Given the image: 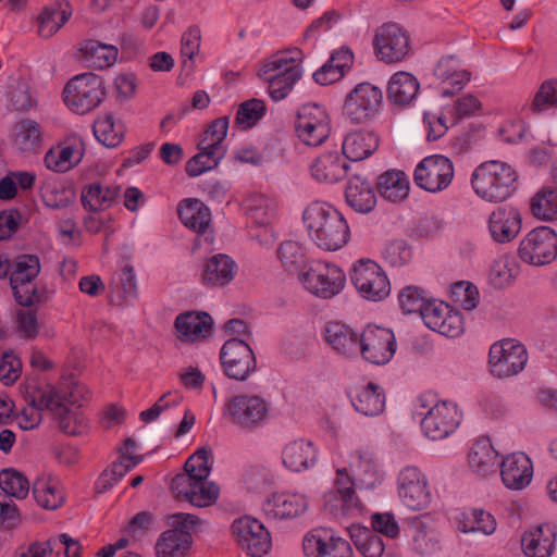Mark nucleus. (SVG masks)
Returning a JSON list of instances; mask_svg holds the SVG:
<instances>
[{
	"label": "nucleus",
	"instance_id": "1",
	"mask_svg": "<svg viewBox=\"0 0 557 557\" xmlns=\"http://www.w3.org/2000/svg\"><path fill=\"white\" fill-rule=\"evenodd\" d=\"M351 478L346 468L336 470L335 487L341 502V510L344 516L358 517L363 513L364 506L360 502L354 488L355 481L360 488L373 490L381 485L384 473L374 454L369 448H360L349 457Z\"/></svg>",
	"mask_w": 557,
	"mask_h": 557
},
{
	"label": "nucleus",
	"instance_id": "2",
	"mask_svg": "<svg viewBox=\"0 0 557 557\" xmlns=\"http://www.w3.org/2000/svg\"><path fill=\"white\" fill-rule=\"evenodd\" d=\"M416 413L421 418L423 434L438 441L453 434L462 420L458 405L449 400H435L432 394H423L416 400Z\"/></svg>",
	"mask_w": 557,
	"mask_h": 557
},
{
	"label": "nucleus",
	"instance_id": "3",
	"mask_svg": "<svg viewBox=\"0 0 557 557\" xmlns=\"http://www.w3.org/2000/svg\"><path fill=\"white\" fill-rule=\"evenodd\" d=\"M302 221L312 242L324 251L342 249L350 238V227L341 211H304Z\"/></svg>",
	"mask_w": 557,
	"mask_h": 557
},
{
	"label": "nucleus",
	"instance_id": "4",
	"mask_svg": "<svg viewBox=\"0 0 557 557\" xmlns=\"http://www.w3.org/2000/svg\"><path fill=\"white\" fill-rule=\"evenodd\" d=\"M270 401L259 394L239 393L224 403V414L240 430L255 431L265 425L271 418Z\"/></svg>",
	"mask_w": 557,
	"mask_h": 557
},
{
	"label": "nucleus",
	"instance_id": "5",
	"mask_svg": "<svg viewBox=\"0 0 557 557\" xmlns=\"http://www.w3.org/2000/svg\"><path fill=\"white\" fill-rule=\"evenodd\" d=\"M516 180V172L507 163L487 161L473 172L472 186L481 198L502 202L511 195Z\"/></svg>",
	"mask_w": 557,
	"mask_h": 557
},
{
	"label": "nucleus",
	"instance_id": "6",
	"mask_svg": "<svg viewBox=\"0 0 557 557\" xmlns=\"http://www.w3.org/2000/svg\"><path fill=\"white\" fill-rule=\"evenodd\" d=\"M298 281L310 295L320 299H331L343 292L346 274L335 263L313 260L298 272Z\"/></svg>",
	"mask_w": 557,
	"mask_h": 557
},
{
	"label": "nucleus",
	"instance_id": "7",
	"mask_svg": "<svg viewBox=\"0 0 557 557\" xmlns=\"http://www.w3.org/2000/svg\"><path fill=\"white\" fill-rule=\"evenodd\" d=\"M104 97V81L88 72L70 79L63 89V100L75 113L86 114L97 108Z\"/></svg>",
	"mask_w": 557,
	"mask_h": 557
},
{
	"label": "nucleus",
	"instance_id": "8",
	"mask_svg": "<svg viewBox=\"0 0 557 557\" xmlns=\"http://www.w3.org/2000/svg\"><path fill=\"white\" fill-rule=\"evenodd\" d=\"M350 280L358 293L368 300L381 301L391 294V283L382 267L372 259L355 261Z\"/></svg>",
	"mask_w": 557,
	"mask_h": 557
},
{
	"label": "nucleus",
	"instance_id": "9",
	"mask_svg": "<svg viewBox=\"0 0 557 557\" xmlns=\"http://www.w3.org/2000/svg\"><path fill=\"white\" fill-rule=\"evenodd\" d=\"M529 355L523 344L505 338L494 343L488 350V368L493 376L507 379L522 372Z\"/></svg>",
	"mask_w": 557,
	"mask_h": 557
},
{
	"label": "nucleus",
	"instance_id": "10",
	"mask_svg": "<svg viewBox=\"0 0 557 557\" xmlns=\"http://www.w3.org/2000/svg\"><path fill=\"white\" fill-rule=\"evenodd\" d=\"M373 48L380 61L386 64L401 62L411 52L409 34L397 23H384L375 30Z\"/></svg>",
	"mask_w": 557,
	"mask_h": 557
},
{
	"label": "nucleus",
	"instance_id": "11",
	"mask_svg": "<svg viewBox=\"0 0 557 557\" xmlns=\"http://www.w3.org/2000/svg\"><path fill=\"white\" fill-rule=\"evenodd\" d=\"M397 348L394 332L391 329L368 324L360 333L358 354L372 364L388 363Z\"/></svg>",
	"mask_w": 557,
	"mask_h": 557
},
{
	"label": "nucleus",
	"instance_id": "12",
	"mask_svg": "<svg viewBox=\"0 0 557 557\" xmlns=\"http://www.w3.org/2000/svg\"><path fill=\"white\" fill-rule=\"evenodd\" d=\"M521 260L533 265L550 263L557 257V234L547 226L535 227L521 240L518 249Z\"/></svg>",
	"mask_w": 557,
	"mask_h": 557
},
{
	"label": "nucleus",
	"instance_id": "13",
	"mask_svg": "<svg viewBox=\"0 0 557 557\" xmlns=\"http://www.w3.org/2000/svg\"><path fill=\"white\" fill-rule=\"evenodd\" d=\"M231 530L237 545L252 557H261L271 549L270 532L255 518L240 517L232 523Z\"/></svg>",
	"mask_w": 557,
	"mask_h": 557
},
{
	"label": "nucleus",
	"instance_id": "14",
	"mask_svg": "<svg viewBox=\"0 0 557 557\" xmlns=\"http://www.w3.org/2000/svg\"><path fill=\"white\" fill-rule=\"evenodd\" d=\"M421 318L426 327L446 337L456 338L465 332L461 312L441 300L426 301Z\"/></svg>",
	"mask_w": 557,
	"mask_h": 557
},
{
	"label": "nucleus",
	"instance_id": "15",
	"mask_svg": "<svg viewBox=\"0 0 557 557\" xmlns=\"http://www.w3.org/2000/svg\"><path fill=\"white\" fill-rule=\"evenodd\" d=\"M397 492L401 503L411 510H421L431 503V491L425 474L414 466H407L397 476Z\"/></svg>",
	"mask_w": 557,
	"mask_h": 557
},
{
	"label": "nucleus",
	"instance_id": "16",
	"mask_svg": "<svg viewBox=\"0 0 557 557\" xmlns=\"http://www.w3.org/2000/svg\"><path fill=\"white\" fill-rule=\"evenodd\" d=\"M220 360L224 373L238 381L248 379L257 368L255 354L244 339L226 341L221 348Z\"/></svg>",
	"mask_w": 557,
	"mask_h": 557
},
{
	"label": "nucleus",
	"instance_id": "17",
	"mask_svg": "<svg viewBox=\"0 0 557 557\" xmlns=\"http://www.w3.org/2000/svg\"><path fill=\"white\" fill-rule=\"evenodd\" d=\"M382 91L369 84L357 85L347 96L343 113L346 120L354 124H361L372 117L382 103Z\"/></svg>",
	"mask_w": 557,
	"mask_h": 557
},
{
	"label": "nucleus",
	"instance_id": "18",
	"mask_svg": "<svg viewBox=\"0 0 557 557\" xmlns=\"http://www.w3.org/2000/svg\"><path fill=\"white\" fill-rule=\"evenodd\" d=\"M454 178L453 162L444 156L424 158L416 168V184L430 193H438L449 186Z\"/></svg>",
	"mask_w": 557,
	"mask_h": 557
},
{
	"label": "nucleus",
	"instance_id": "19",
	"mask_svg": "<svg viewBox=\"0 0 557 557\" xmlns=\"http://www.w3.org/2000/svg\"><path fill=\"white\" fill-rule=\"evenodd\" d=\"M296 132L306 145H321L331 133L329 114L315 103L304 104L298 111Z\"/></svg>",
	"mask_w": 557,
	"mask_h": 557
},
{
	"label": "nucleus",
	"instance_id": "20",
	"mask_svg": "<svg viewBox=\"0 0 557 557\" xmlns=\"http://www.w3.org/2000/svg\"><path fill=\"white\" fill-rule=\"evenodd\" d=\"M306 557H354V550L348 541L335 536L326 528H315L308 532L302 540Z\"/></svg>",
	"mask_w": 557,
	"mask_h": 557
},
{
	"label": "nucleus",
	"instance_id": "21",
	"mask_svg": "<svg viewBox=\"0 0 557 557\" xmlns=\"http://www.w3.org/2000/svg\"><path fill=\"white\" fill-rule=\"evenodd\" d=\"M85 154V143L77 134H71L52 146L44 156L46 168L54 173H66L77 166Z\"/></svg>",
	"mask_w": 557,
	"mask_h": 557
},
{
	"label": "nucleus",
	"instance_id": "22",
	"mask_svg": "<svg viewBox=\"0 0 557 557\" xmlns=\"http://www.w3.org/2000/svg\"><path fill=\"white\" fill-rule=\"evenodd\" d=\"M171 490L177 499L186 500L196 507H208L219 497L220 488L207 479H190L188 475H175Z\"/></svg>",
	"mask_w": 557,
	"mask_h": 557
},
{
	"label": "nucleus",
	"instance_id": "23",
	"mask_svg": "<svg viewBox=\"0 0 557 557\" xmlns=\"http://www.w3.org/2000/svg\"><path fill=\"white\" fill-rule=\"evenodd\" d=\"M57 401L58 391L52 386L37 388L28 393L26 406L15 417L18 426L25 431L38 428L42 420V410L55 409Z\"/></svg>",
	"mask_w": 557,
	"mask_h": 557
},
{
	"label": "nucleus",
	"instance_id": "24",
	"mask_svg": "<svg viewBox=\"0 0 557 557\" xmlns=\"http://www.w3.org/2000/svg\"><path fill=\"white\" fill-rule=\"evenodd\" d=\"M40 272L38 257L25 255L20 257L10 274V283L17 301L24 306L32 304V294L35 292L32 282Z\"/></svg>",
	"mask_w": 557,
	"mask_h": 557
},
{
	"label": "nucleus",
	"instance_id": "25",
	"mask_svg": "<svg viewBox=\"0 0 557 557\" xmlns=\"http://www.w3.org/2000/svg\"><path fill=\"white\" fill-rule=\"evenodd\" d=\"M308 509V499L304 494L296 492H274L263 502L262 510L269 519H294Z\"/></svg>",
	"mask_w": 557,
	"mask_h": 557
},
{
	"label": "nucleus",
	"instance_id": "26",
	"mask_svg": "<svg viewBox=\"0 0 557 557\" xmlns=\"http://www.w3.org/2000/svg\"><path fill=\"white\" fill-rule=\"evenodd\" d=\"M503 484L511 491H521L530 485L533 479V462L522 451H515L504 457L499 465Z\"/></svg>",
	"mask_w": 557,
	"mask_h": 557
},
{
	"label": "nucleus",
	"instance_id": "27",
	"mask_svg": "<svg viewBox=\"0 0 557 557\" xmlns=\"http://www.w3.org/2000/svg\"><path fill=\"white\" fill-rule=\"evenodd\" d=\"M557 540L556 528L541 523L527 529L521 535V549L527 557H550Z\"/></svg>",
	"mask_w": 557,
	"mask_h": 557
},
{
	"label": "nucleus",
	"instance_id": "28",
	"mask_svg": "<svg viewBox=\"0 0 557 557\" xmlns=\"http://www.w3.org/2000/svg\"><path fill=\"white\" fill-rule=\"evenodd\" d=\"M213 321L207 312L189 311L175 319L177 336L182 342L197 343L207 338L212 331Z\"/></svg>",
	"mask_w": 557,
	"mask_h": 557
},
{
	"label": "nucleus",
	"instance_id": "29",
	"mask_svg": "<svg viewBox=\"0 0 557 557\" xmlns=\"http://www.w3.org/2000/svg\"><path fill=\"white\" fill-rule=\"evenodd\" d=\"M324 341L337 354L346 357L358 355L360 334L342 322H330L324 329Z\"/></svg>",
	"mask_w": 557,
	"mask_h": 557
},
{
	"label": "nucleus",
	"instance_id": "30",
	"mask_svg": "<svg viewBox=\"0 0 557 557\" xmlns=\"http://www.w3.org/2000/svg\"><path fill=\"white\" fill-rule=\"evenodd\" d=\"M337 149L323 151L311 165L312 176L319 182L335 183L346 176L348 165Z\"/></svg>",
	"mask_w": 557,
	"mask_h": 557
},
{
	"label": "nucleus",
	"instance_id": "31",
	"mask_svg": "<svg viewBox=\"0 0 557 557\" xmlns=\"http://www.w3.org/2000/svg\"><path fill=\"white\" fill-rule=\"evenodd\" d=\"M282 460L286 468L300 472L313 467L318 460V449L314 444L306 440H295L285 445Z\"/></svg>",
	"mask_w": 557,
	"mask_h": 557
},
{
	"label": "nucleus",
	"instance_id": "32",
	"mask_svg": "<svg viewBox=\"0 0 557 557\" xmlns=\"http://www.w3.org/2000/svg\"><path fill=\"white\" fill-rule=\"evenodd\" d=\"M407 536L411 549L418 554H429L437 547V532L432 519L428 516L412 519L407 530Z\"/></svg>",
	"mask_w": 557,
	"mask_h": 557
},
{
	"label": "nucleus",
	"instance_id": "33",
	"mask_svg": "<svg viewBox=\"0 0 557 557\" xmlns=\"http://www.w3.org/2000/svg\"><path fill=\"white\" fill-rule=\"evenodd\" d=\"M522 218L519 211H492L488 218V231L499 244L515 239L521 231Z\"/></svg>",
	"mask_w": 557,
	"mask_h": 557
},
{
	"label": "nucleus",
	"instance_id": "34",
	"mask_svg": "<svg viewBox=\"0 0 557 557\" xmlns=\"http://www.w3.org/2000/svg\"><path fill=\"white\" fill-rule=\"evenodd\" d=\"M468 463L473 472L482 476L496 471L498 453L488 437H479L472 444L468 455Z\"/></svg>",
	"mask_w": 557,
	"mask_h": 557
},
{
	"label": "nucleus",
	"instance_id": "35",
	"mask_svg": "<svg viewBox=\"0 0 557 557\" xmlns=\"http://www.w3.org/2000/svg\"><path fill=\"white\" fill-rule=\"evenodd\" d=\"M72 16L69 3L54 2L45 7L36 18L37 35L48 39L57 34Z\"/></svg>",
	"mask_w": 557,
	"mask_h": 557
},
{
	"label": "nucleus",
	"instance_id": "36",
	"mask_svg": "<svg viewBox=\"0 0 557 557\" xmlns=\"http://www.w3.org/2000/svg\"><path fill=\"white\" fill-rule=\"evenodd\" d=\"M191 535L186 530L170 529L161 533L154 550L157 557H187L191 547Z\"/></svg>",
	"mask_w": 557,
	"mask_h": 557
},
{
	"label": "nucleus",
	"instance_id": "37",
	"mask_svg": "<svg viewBox=\"0 0 557 557\" xmlns=\"http://www.w3.org/2000/svg\"><path fill=\"white\" fill-rule=\"evenodd\" d=\"M236 269V263L228 256L215 255L205 263L202 282L212 287L224 286L234 278Z\"/></svg>",
	"mask_w": 557,
	"mask_h": 557
},
{
	"label": "nucleus",
	"instance_id": "38",
	"mask_svg": "<svg viewBox=\"0 0 557 557\" xmlns=\"http://www.w3.org/2000/svg\"><path fill=\"white\" fill-rule=\"evenodd\" d=\"M299 54L300 51H286L273 55L259 69L258 76L301 77V59Z\"/></svg>",
	"mask_w": 557,
	"mask_h": 557
},
{
	"label": "nucleus",
	"instance_id": "39",
	"mask_svg": "<svg viewBox=\"0 0 557 557\" xmlns=\"http://www.w3.org/2000/svg\"><path fill=\"white\" fill-rule=\"evenodd\" d=\"M351 404L364 416H377L384 410L385 395L379 385L369 383L354 389Z\"/></svg>",
	"mask_w": 557,
	"mask_h": 557
},
{
	"label": "nucleus",
	"instance_id": "40",
	"mask_svg": "<svg viewBox=\"0 0 557 557\" xmlns=\"http://www.w3.org/2000/svg\"><path fill=\"white\" fill-rule=\"evenodd\" d=\"M379 147V137L373 132L359 131L348 134L343 143L342 152L351 161H361Z\"/></svg>",
	"mask_w": 557,
	"mask_h": 557
},
{
	"label": "nucleus",
	"instance_id": "41",
	"mask_svg": "<svg viewBox=\"0 0 557 557\" xmlns=\"http://www.w3.org/2000/svg\"><path fill=\"white\" fill-rule=\"evenodd\" d=\"M137 296L136 276L133 267L125 262L111 282V302L117 306L128 304Z\"/></svg>",
	"mask_w": 557,
	"mask_h": 557
},
{
	"label": "nucleus",
	"instance_id": "42",
	"mask_svg": "<svg viewBox=\"0 0 557 557\" xmlns=\"http://www.w3.org/2000/svg\"><path fill=\"white\" fill-rule=\"evenodd\" d=\"M419 87V82L412 74L397 72L388 82L387 98L394 104L406 106L416 98Z\"/></svg>",
	"mask_w": 557,
	"mask_h": 557
},
{
	"label": "nucleus",
	"instance_id": "43",
	"mask_svg": "<svg viewBox=\"0 0 557 557\" xmlns=\"http://www.w3.org/2000/svg\"><path fill=\"white\" fill-rule=\"evenodd\" d=\"M55 405L57 408L51 409L50 412L63 433L67 435H77L82 434L86 430V423L79 408L67 406L59 392Z\"/></svg>",
	"mask_w": 557,
	"mask_h": 557
},
{
	"label": "nucleus",
	"instance_id": "44",
	"mask_svg": "<svg viewBox=\"0 0 557 557\" xmlns=\"http://www.w3.org/2000/svg\"><path fill=\"white\" fill-rule=\"evenodd\" d=\"M33 494L37 504L49 510L59 508L64 502L62 485L52 476L38 478L34 483Z\"/></svg>",
	"mask_w": 557,
	"mask_h": 557
},
{
	"label": "nucleus",
	"instance_id": "45",
	"mask_svg": "<svg viewBox=\"0 0 557 557\" xmlns=\"http://www.w3.org/2000/svg\"><path fill=\"white\" fill-rule=\"evenodd\" d=\"M379 191L385 199L399 202L409 194V181L403 171H386L379 177Z\"/></svg>",
	"mask_w": 557,
	"mask_h": 557
},
{
	"label": "nucleus",
	"instance_id": "46",
	"mask_svg": "<svg viewBox=\"0 0 557 557\" xmlns=\"http://www.w3.org/2000/svg\"><path fill=\"white\" fill-rule=\"evenodd\" d=\"M13 141L22 152L36 151L42 141L39 124L32 120L20 121L15 125Z\"/></svg>",
	"mask_w": 557,
	"mask_h": 557
},
{
	"label": "nucleus",
	"instance_id": "47",
	"mask_svg": "<svg viewBox=\"0 0 557 557\" xmlns=\"http://www.w3.org/2000/svg\"><path fill=\"white\" fill-rule=\"evenodd\" d=\"M497 522L494 516L483 509H473L462 513L459 519V529L465 532H480L491 535L496 531Z\"/></svg>",
	"mask_w": 557,
	"mask_h": 557
},
{
	"label": "nucleus",
	"instance_id": "48",
	"mask_svg": "<svg viewBox=\"0 0 557 557\" xmlns=\"http://www.w3.org/2000/svg\"><path fill=\"white\" fill-rule=\"evenodd\" d=\"M345 197L347 205L352 209H373L375 206L374 190L359 178L349 181Z\"/></svg>",
	"mask_w": 557,
	"mask_h": 557
},
{
	"label": "nucleus",
	"instance_id": "49",
	"mask_svg": "<svg viewBox=\"0 0 557 557\" xmlns=\"http://www.w3.org/2000/svg\"><path fill=\"white\" fill-rule=\"evenodd\" d=\"M0 488L11 497L24 499L29 492V482L21 471L5 468L0 471Z\"/></svg>",
	"mask_w": 557,
	"mask_h": 557
},
{
	"label": "nucleus",
	"instance_id": "50",
	"mask_svg": "<svg viewBox=\"0 0 557 557\" xmlns=\"http://www.w3.org/2000/svg\"><path fill=\"white\" fill-rule=\"evenodd\" d=\"M213 458L210 448L197 449L185 462V472L178 473L177 475H188L190 479H208Z\"/></svg>",
	"mask_w": 557,
	"mask_h": 557
},
{
	"label": "nucleus",
	"instance_id": "51",
	"mask_svg": "<svg viewBox=\"0 0 557 557\" xmlns=\"http://www.w3.org/2000/svg\"><path fill=\"white\" fill-rule=\"evenodd\" d=\"M517 273L516 261L508 256H500L493 262L488 280L494 287L503 288L515 280Z\"/></svg>",
	"mask_w": 557,
	"mask_h": 557
},
{
	"label": "nucleus",
	"instance_id": "52",
	"mask_svg": "<svg viewBox=\"0 0 557 557\" xmlns=\"http://www.w3.org/2000/svg\"><path fill=\"white\" fill-rule=\"evenodd\" d=\"M77 57L86 67L102 70L104 67V44L86 38L78 45Z\"/></svg>",
	"mask_w": 557,
	"mask_h": 557
},
{
	"label": "nucleus",
	"instance_id": "53",
	"mask_svg": "<svg viewBox=\"0 0 557 557\" xmlns=\"http://www.w3.org/2000/svg\"><path fill=\"white\" fill-rule=\"evenodd\" d=\"M228 128V119L219 117L210 123L198 143L199 150L223 151L221 144Z\"/></svg>",
	"mask_w": 557,
	"mask_h": 557
},
{
	"label": "nucleus",
	"instance_id": "54",
	"mask_svg": "<svg viewBox=\"0 0 557 557\" xmlns=\"http://www.w3.org/2000/svg\"><path fill=\"white\" fill-rule=\"evenodd\" d=\"M223 156L224 151H212L210 149L199 150V152L186 163L185 170L187 175L195 177L206 171L214 169Z\"/></svg>",
	"mask_w": 557,
	"mask_h": 557
},
{
	"label": "nucleus",
	"instance_id": "55",
	"mask_svg": "<svg viewBox=\"0 0 557 557\" xmlns=\"http://www.w3.org/2000/svg\"><path fill=\"white\" fill-rule=\"evenodd\" d=\"M267 107L263 100L260 99H249L244 101L236 114V122L242 128H250L255 126L259 120L265 114Z\"/></svg>",
	"mask_w": 557,
	"mask_h": 557
},
{
	"label": "nucleus",
	"instance_id": "56",
	"mask_svg": "<svg viewBox=\"0 0 557 557\" xmlns=\"http://www.w3.org/2000/svg\"><path fill=\"white\" fill-rule=\"evenodd\" d=\"M277 256L282 265L288 271L298 270L306 258L304 246L296 240L282 243L277 249Z\"/></svg>",
	"mask_w": 557,
	"mask_h": 557
},
{
	"label": "nucleus",
	"instance_id": "57",
	"mask_svg": "<svg viewBox=\"0 0 557 557\" xmlns=\"http://www.w3.org/2000/svg\"><path fill=\"white\" fill-rule=\"evenodd\" d=\"M449 294L451 300L465 310H472L479 304V290L476 286L469 282L454 283L450 286Z\"/></svg>",
	"mask_w": 557,
	"mask_h": 557
},
{
	"label": "nucleus",
	"instance_id": "58",
	"mask_svg": "<svg viewBox=\"0 0 557 557\" xmlns=\"http://www.w3.org/2000/svg\"><path fill=\"white\" fill-rule=\"evenodd\" d=\"M382 257L389 265L401 267L411 260L412 250L407 242L395 239L386 244Z\"/></svg>",
	"mask_w": 557,
	"mask_h": 557
},
{
	"label": "nucleus",
	"instance_id": "59",
	"mask_svg": "<svg viewBox=\"0 0 557 557\" xmlns=\"http://www.w3.org/2000/svg\"><path fill=\"white\" fill-rule=\"evenodd\" d=\"M400 308L407 313L422 311L425 305V293L417 286H406L398 295Z\"/></svg>",
	"mask_w": 557,
	"mask_h": 557
},
{
	"label": "nucleus",
	"instance_id": "60",
	"mask_svg": "<svg viewBox=\"0 0 557 557\" xmlns=\"http://www.w3.org/2000/svg\"><path fill=\"white\" fill-rule=\"evenodd\" d=\"M22 373V362L13 351H5L0 359V381L13 385Z\"/></svg>",
	"mask_w": 557,
	"mask_h": 557
},
{
	"label": "nucleus",
	"instance_id": "61",
	"mask_svg": "<svg viewBox=\"0 0 557 557\" xmlns=\"http://www.w3.org/2000/svg\"><path fill=\"white\" fill-rule=\"evenodd\" d=\"M549 107H557V81L544 82L531 103V110L534 113L546 110Z\"/></svg>",
	"mask_w": 557,
	"mask_h": 557
},
{
	"label": "nucleus",
	"instance_id": "62",
	"mask_svg": "<svg viewBox=\"0 0 557 557\" xmlns=\"http://www.w3.org/2000/svg\"><path fill=\"white\" fill-rule=\"evenodd\" d=\"M182 396L177 392H168L163 394L152 407L143 410L139 418L145 423H150L159 418L162 411L169 407L176 406L181 403Z\"/></svg>",
	"mask_w": 557,
	"mask_h": 557
},
{
	"label": "nucleus",
	"instance_id": "63",
	"mask_svg": "<svg viewBox=\"0 0 557 557\" xmlns=\"http://www.w3.org/2000/svg\"><path fill=\"white\" fill-rule=\"evenodd\" d=\"M355 545L363 557H382L385 550L383 540L369 531H364L360 534L356 539Z\"/></svg>",
	"mask_w": 557,
	"mask_h": 557
},
{
	"label": "nucleus",
	"instance_id": "64",
	"mask_svg": "<svg viewBox=\"0 0 557 557\" xmlns=\"http://www.w3.org/2000/svg\"><path fill=\"white\" fill-rule=\"evenodd\" d=\"M269 84V95L275 101L282 100L292 91L294 85L300 79V77H282L280 75H265L259 76Z\"/></svg>",
	"mask_w": 557,
	"mask_h": 557
}]
</instances>
